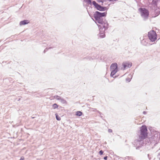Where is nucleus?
Wrapping results in <instances>:
<instances>
[{
    "label": "nucleus",
    "instance_id": "ddd939ff",
    "mask_svg": "<svg viewBox=\"0 0 160 160\" xmlns=\"http://www.w3.org/2000/svg\"><path fill=\"white\" fill-rule=\"evenodd\" d=\"M154 10H155L154 12L155 17H156L158 16L159 14L160 9L159 8H155Z\"/></svg>",
    "mask_w": 160,
    "mask_h": 160
},
{
    "label": "nucleus",
    "instance_id": "9b49d317",
    "mask_svg": "<svg viewBox=\"0 0 160 160\" xmlns=\"http://www.w3.org/2000/svg\"><path fill=\"white\" fill-rule=\"evenodd\" d=\"M111 70H118V65L116 63H112L110 67Z\"/></svg>",
    "mask_w": 160,
    "mask_h": 160
},
{
    "label": "nucleus",
    "instance_id": "7ed1b4c3",
    "mask_svg": "<svg viewBox=\"0 0 160 160\" xmlns=\"http://www.w3.org/2000/svg\"><path fill=\"white\" fill-rule=\"evenodd\" d=\"M141 17L144 21L147 20L148 18L149 11L144 8H140L139 9Z\"/></svg>",
    "mask_w": 160,
    "mask_h": 160
},
{
    "label": "nucleus",
    "instance_id": "6e6552de",
    "mask_svg": "<svg viewBox=\"0 0 160 160\" xmlns=\"http://www.w3.org/2000/svg\"><path fill=\"white\" fill-rule=\"evenodd\" d=\"M132 65V63L131 62L129 61H126L123 62L122 64V66L123 68H122V69L123 70H124L126 68H130L131 67Z\"/></svg>",
    "mask_w": 160,
    "mask_h": 160
},
{
    "label": "nucleus",
    "instance_id": "c9c22d12",
    "mask_svg": "<svg viewBox=\"0 0 160 160\" xmlns=\"http://www.w3.org/2000/svg\"><path fill=\"white\" fill-rule=\"evenodd\" d=\"M148 157L149 156V154H148Z\"/></svg>",
    "mask_w": 160,
    "mask_h": 160
},
{
    "label": "nucleus",
    "instance_id": "f03ea898",
    "mask_svg": "<svg viewBox=\"0 0 160 160\" xmlns=\"http://www.w3.org/2000/svg\"><path fill=\"white\" fill-rule=\"evenodd\" d=\"M107 13V12H101L98 11H96L93 14L94 17L96 21V22L102 25L103 27L105 28V29L108 28V24L105 18L103 17H105Z\"/></svg>",
    "mask_w": 160,
    "mask_h": 160
},
{
    "label": "nucleus",
    "instance_id": "a878e982",
    "mask_svg": "<svg viewBox=\"0 0 160 160\" xmlns=\"http://www.w3.org/2000/svg\"><path fill=\"white\" fill-rule=\"evenodd\" d=\"M108 132L109 133L112 132V130L111 129H108Z\"/></svg>",
    "mask_w": 160,
    "mask_h": 160
},
{
    "label": "nucleus",
    "instance_id": "20e7f679",
    "mask_svg": "<svg viewBox=\"0 0 160 160\" xmlns=\"http://www.w3.org/2000/svg\"><path fill=\"white\" fill-rule=\"evenodd\" d=\"M148 36L149 39L151 42H154L157 39V34L156 32L153 30H151L148 32Z\"/></svg>",
    "mask_w": 160,
    "mask_h": 160
},
{
    "label": "nucleus",
    "instance_id": "f3484780",
    "mask_svg": "<svg viewBox=\"0 0 160 160\" xmlns=\"http://www.w3.org/2000/svg\"><path fill=\"white\" fill-rule=\"evenodd\" d=\"M60 102L63 104H66L67 103L66 101L63 98H61L60 100Z\"/></svg>",
    "mask_w": 160,
    "mask_h": 160
},
{
    "label": "nucleus",
    "instance_id": "2eb2a0df",
    "mask_svg": "<svg viewBox=\"0 0 160 160\" xmlns=\"http://www.w3.org/2000/svg\"><path fill=\"white\" fill-rule=\"evenodd\" d=\"M112 70V72L110 75L111 77H113L118 71V70Z\"/></svg>",
    "mask_w": 160,
    "mask_h": 160
},
{
    "label": "nucleus",
    "instance_id": "f257e3e1",
    "mask_svg": "<svg viewBox=\"0 0 160 160\" xmlns=\"http://www.w3.org/2000/svg\"><path fill=\"white\" fill-rule=\"evenodd\" d=\"M148 130L146 126L142 125L138 131L137 134V139L135 140L134 143L137 147L136 149H139L144 144L143 140L148 136Z\"/></svg>",
    "mask_w": 160,
    "mask_h": 160
},
{
    "label": "nucleus",
    "instance_id": "0eeeda50",
    "mask_svg": "<svg viewBox=\"0 0 160 160\" xmlns=\"http://www.w3.org/2000/svg\"><path fill=\"white\" fill-rule=\"evenodd\" d=\"M99 28L100 32L99 34L100 35L99 36V38H103L105 37V31L107 30L108 28L105 29V28L103 27L102 28V25H99L98 26Z\"/></svg>",
    "mask_w": 160,
    "mask_h": 160
},
{
    "label": "nucleus",
    "instance_id": "7c9ffc66",
    "mask_svg": "<svg viewBox=\"0 0 160 160\" xmlns=\"http://www.w3.org/2000/svg\"><path fill=\"white\" fill-rule=\"evenodd\" d=\"M92 109H93V108H92ZM94 109V111H95V110H96L97 109Z\"/></svg>",
    "mask_w": 160,
    "mask_h": 160
},
{
    "label": "nucleus",
    "instance_id": "9d476101",
    "mask_svg": "<svg viewBox=\"0 0 160 160\" xmlns=\"http://www.w3.org/2000/svg\"><path fill=\"white\" fill-rule=\"evenodd\" d=\"M152 138V137H151V136L150 137H149L148 138H147L146 139V140H145L146 142H147L146 143V144H147V143H150H150H153V144L156 143L155 141H154L153 142H152V141H153V139Z\"/></svg>",
    "mask_w": 160,
    "mask_h": 160
},
{
    "label": "nucleus",
    "instance_id": "c85d7f7f",
    "mask_svg": "<svg viewBox=\"0 0 160 160\" xmlns=\"http://www.w3.org/2000/svg\"><path fill=\"white\" fill-rule=\"evenodd\" d=\"M143 113L144 114H145L147 113V112L146 111H143Z\"/></svg>",
    "mask_w": 160,
    "mask_h": 160
},
{
    "label": "nucleus",
    "instance_id": "b1692460",
    "mask_svg": "<svg viewBox=\"0 0 160 160\" xmlns=\"http://www.w3.org/2000/svg\"><path fill=\"white\" fill-rule=\"evenodd\" d=\"M99 152V154L100 155H102L103 154V152L102 150H101Z\"/></svg>",
    "mask_w": 160,
    "mask_h": 160
},
{
    "label": "nucleus",
    "instance_id": "4468645a",
    "mask_svg": "<svg viewBox=\"0 0 160 160\" xmlns=\"http://www.w3.org/2000/svg\"><path fill=\"white\" fill-rule=\"evenodd\" d=\"M148 40L147 39H144L141 41V43L144 46H147L148 44Z\"/></svg>",
    "mask_w": 160,
    "mask_h": 160
},
{
    "label": "nucleus",
    "instance_id": "a211bd4d",
    "mask_svg": "<svg viewBox=\"0 0 160 160\" xmlns=\"http://www.w3.org/2000/svg\"><path fill=\"white\" fill-rule=\"evenodd\" d=\"M55 116L56 119L58 121H60L61 120V118L59 117L57 113L55 114Z\"/></svg>",
    "mask_w": 160,
    "mask_h": 160
},
{
    "label": "nucleus",
    "instance_id": "5701e85b",
    "mask_svg": "<svg viewBox=\"0 0 160 160\" xmlns=\"http://www.w3.org/2000/svg\"><path fill=\"white\" fill-rule=\"evenodd\" d=\"M51 48H52L51 47H50L49 48H46L44 51V52L45 53V52L47 51L49 49H51Z\"/></svg>",
    "mask_w": 160,
    "mask_h": 160
},
{
    "label": "nucleus",
    "instance_id": "f8f14e48",
    "mask_svg": "<svg viewBox=\"0 0 160 160\" xmlns=\"http://www.w3.org/2000/svg\"><path fill=\"white\" fill-rule=\"evenodd\" d=\"M29 22L28 20H24L23 21H21L20 22L19 25L20 26H22V25H25L28 24Z\"/></svg>",
    "mask_w": 160,
    "mask_h": 160
},
{
    "label": "nucleus",
    "instance_id": "dca6fc26",
    "mask_svg": "<svg viewBox=\"0 0 160 160\" xmlns=\"http://www.w3.org/2000/svg\"><path fill=\"white\" fill-rule=\"evenodd\" d=\"M82 112L81 111H77L76 112V115L78 116H80L82 115Z\"/></svg>",
    "mask_w": 160,
    "mask_h": 160
},
{
    "label": "nucleus",
    "instance_id": "1a4fd4ad",
    "mask_svg": "<svg viewBox=\"0 0 160 160\" xmlns=\"http://www.w3.org/2000/svg\"><path fill=\"white\" fill-rule=\"evenodd\" d=\"M159 134L156 133L154 135H152L151 136L152 137V138L153 139V141H155L157 143L159 140Z\"/></svg>",
    "mask_w": 160,
    "mask_h": 160
},
{
    "label": "nucleus",
    "instance_id": "c756f323",
    "mask_svg": "<svg viewBox=\"0 0 160 160\" xmlns=\"http://www.w3.org/2000/svg\"><path fill=\"white\" fill-rule=\"evenodd\" d=\"M97 111L98 112V113L100 114H101V113L100 112H99V111Z\"/></svg>",
    "mask_w": 160,
    "mask_h": 160
},
{
    "label": "nucleus",
    "instance_id": "aec40b11",
    "mask_svg": "<svg viewBox=\"0 0 160 160\" xmlns=\"http://www.w3.org/2000/svg\"><path fill=\"white\" fill-rule=\"evenodd\" d=\"M84 1L87 2V3L88 4L91 5L92 4V2L91 0H84Z\"/></svg>",
    "mask_w": 160,
    "mask_h": 160
},
{
    "label": "nucleus",
    "instance_id": "393cba45",
    "mask_svg": "<svg viewBox=\"0 0 160 160\" xmlns=\"http://www.w3.org/2000/svg\"><path fill=\"white\" fill-rule=\"evenodd\" d=\"M126 81H127L128 82H129L131 81V79L128 77L126 78Z\"/></svg>",
    "mask_w": 160,
    "mask_h": 160
},
{
    "label": "nucleus",
    "instance_id": "423d86ee",
    "mask_svg": "<svg viewBox=\"0 0 160 160\" xmlns=\"http://www.w3.org/2000/svg\"><path fill=\"white\" fill-rule=\"evenodd\" d=\"M152 6H150L152 9L160 7V0H153L152 2Z\"/></svg>",
    "mask_w": 160,
    "mask_h": 160
},
{
    "label": "nucleus",
    "instance_id": "6ab92c4d",
    "mask_svg": "<svg viewBox=\"0 0 160 160\" xmlns=\"http://www.w3.org/2000/svg\"><path fill=\"white\" fill-rule=\"evenodd\" d=\"M52 107L53 109H55L58 108V106L57 104L54 103L52 105Z\"/></svg>",
    "mask_w": 160,
    "mask_h": 160
},
{
    "label": "nucleus",
    "instance_id": "f704fd0d",
    "mask_svg": "<svg viewBox=\"0 0 160 160\" xmlns=\"http://www.w3.org/2000/svg\"><path fill=\"white\" fill-rule=\"evenodd\" d=\"M20 100V99L19 98V99H18V101H19V100Z\"/></svg>",
    "mask_w": 160,
    "mask_h": 160
},
{
    "label": "nucleus",
    "instance_id": "72a5a7b5",
    "mask_svg": "<svg viewBox=\"0 0 160 160\" xmlns=\"http://www.w3.org/2000/svg\"><path fill=\"white\" fill-rule=\"evenodd\" d=\"M100 117H101V118H102V116H101Z\"/></svg>",
    "mask_w": 160,
    "mask_h": 160
},
{
    "label": "nucleus",
    "instance_id": "4be33fe9",
    "mask_svg": "<svg viewBox=\"0 0 160 160\" xmlns=\"http://www.w3.org/2000/svg\"><path fill=\"white\" fill-rule=\"evenodd\" d=\"M97 1L99 3L102 2V5H103V3L104 2H105V0H97Z\"/></svg>",
    "mask_w": 160,
    "mask_h": 160
},
{
    "label": "nucleus",
    "instance_id": "412c9836",
    "mask_svg": "<svg viewBox=\"0 0 160 160\" xmlns=\"http://www.w3.org/2000/svg\"><path fill=\"white\" fill-rule=\"evenodd\" d=\"M54 98H56L58 100H60L62 98L60 96L57 95L54 96Z\"/></svg>",
    "mask_w": 160,
    "mask_h": 160
},
{
    "label": "nucleus",
    "instance_id": "39448f33",
    "mask_svg": "<svg viewBox=\"0 0 160 160\" xmlns=\"http://www.w3.org/2000/svg\"><path fill=\"white\" fill-rule=\"evenodd\" d=\"M93 5L95 6V8L98 10L103 11L107 10V8L106 7H102L98 4L95 1H93L92 2Z\"/></svg>",
    "mask_w": 160,
    "mask_h": 160
},
{
    "label": "nucleus",
    "instance_id": "2f4dec72",
    "mask_svg": "<svg viewBox=\"0 0 160 160\" xmlns=\"http://www.w3.org/2000/svg\"><path fill=\"white\" fill-rule=\"evenodd\" d=\"M92 109H93V108H92ZM94 109V111H95V110H96L97 109Z\"/></svg>",
    "mask_w": 160,
    "mask_h": 160
},
{
    "label": "nucleus",
    "instance_id": "bb28decb",
    "mask_svg": "<svg viewBox=\"0 0 160 160\" xmlns=\"http://www.w3.org/2000/svg\"><path fill=\"white\" fill-rule=\"evenodd\" d=\"M24 159V158L23 157H22L20 159V160H23Z\"/></svg>",
    "mask_w": 160,
    "mask_h": 160
},
{
    "label": "nucleus",
    "instance_id": "473e14b6",
    "mask_svg": "<svg viewBox=\"0 0 160 160\" xmlns=\"http://www.w3.org/2000/svg\"><path fill=\"white\" fill-rule=\"evenodd\" d=\"M92 109H93V108H92ZM94 109V111H95V110H96L97 109Z\"/></svg>",
    "mask_w": 160,
    "mask_h": 160
},
{
    "label": "nucleus",
    "instance_id": "cd10ccee",
    "mask_svg": "<svg viewBox=\"0 0 160 160\" xmlns=\"http://www.w3.org/2000/svg\"><path fill=\"white\" fill-rule=\"evenodd\" d=\"M107 158H108V157H107V156H105V157H104L103 159H104V160H107Z\"/></svg>",
    "mask_w": 160,
    "mask_h": 160
}]
</instances>
